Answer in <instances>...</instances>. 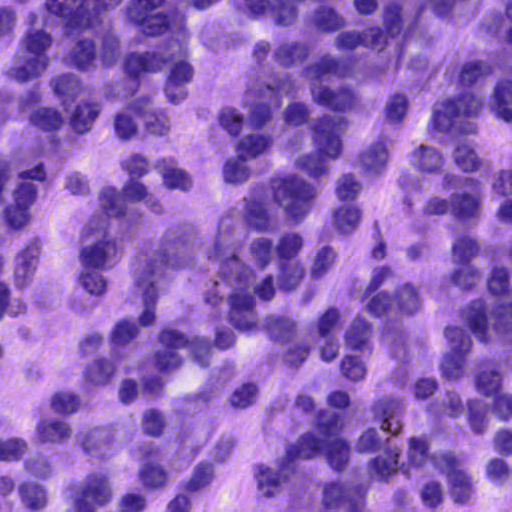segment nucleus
Listing matches in <instances>:
<instances>
[{
	"instance_id": "nucleus-1",
	"label": "nucleus",
	"mask_w": 512,
	"mask_h": 512,
	"mask_svg": "<svg viewBox=\"0 0 512 512\" xmlns=\"http://www.w3.org/2000/svg\"><path fill=\"white\" fill-rule=\"evenodd\" d=\"M241 246L232 217H222L217 233L207 247L208 259L217 262L219 270L206 290L204 300L212 307H218L226 299L231 324L240 331L248 332L257 326L254 295L269 300L275 293V286L271 274L258 277L238 257Z\"/></svg>"
},
{
	"instance_id": "nucleus-2",
	"label": "nucleus",
	"mask_w": 512,
	"mask_h": 512,
	"mask_svg": "<svg viewBox=\"0 0 512 512\" xmlns=\"http://www.w3.org/2000/svg\"><path fill=\"white\" fill-rule=\"evenodd\" d=\"M164 0H133L127 7L128 19L141 27L142 33L154 36L166 31L172 38L160 52L129 54L124 63L125 71L133 77L143 72H155L165 64H171L165 94L169 102L178 104L186 97L184 85L193 75L187 62L188 34L184 27V17L172 12L170 15L158 11Z\"/></svg>"
},
{
	"instance_id": "nucleus-3",
	"label": "nucleus",
	"mask_w": 512,
	"mask_h": 512,
	"mask_svg": "<svg viewBox=\"0 0 512 512\" xmlns=\"http://www.w3.org/2000/svg\"><path fill=\"white\" fill-rule=\"evenodd\" d=\"M342 427L341 415L320 411L315 430L301 436L296 444L287 446L285 455L275 467L264 464L255 467L254 477L260 495L273 497L280 493L294 471L293 462L298 458L308 459L325 453L333 469H343L349 460L350 447L345 440L338 438Z\"/></svg>"
},
{
	"instance_id": "nucleus-4",
	"label": "nucleus",
	"mask_w": 512,
	"mask_h": 512,
	"mask_svg": "<svg viewBox=\"0 0 512 512\" xmlns=\"http://www.w3.org/2000/svg\"><path fill=\"white\" fill-rule=\"evenodd\" d=\"M187 241L171 234L165 235L159 248L141 253L134 268V289L142 298L143 312L139 316L142 326L154 323L158 284L168 268H180L187 264Z\"/></svg>"
},
{
	"instance_id": "nucleus-5",
	"label": "nucleus",
	"mask_w": 512,
	"mask_h": 512,
	"mask_svg": "<svg viewBox=\"0 0 512 512\" xmlns=\"http://www.w3.org/2000/svg\"><path fill=\"white\" fill-rule=\"evenodd\" d=\"M416 16L417 12L408 11L396 3H391L385 7L383 17L384 26L389 34L390 42H388L387 37L383 34L381 29L375 27L363 33L356 31L343 32L337 37V46L341 49L352 50L359 45H364L374 50L381 51L385 46L393 44L395 46L394 49L397 60H399L402 54L401 43L410 36Z\"/></svg>"
},
{
	"instance_id": "nucleus-6",
	"label": "nucleus",
	"mask_w": 512,
	"mask_h": 512,
	"mask_svg": "<svg viewBox=\"0 0 512 512\" xmlns=\"http://www.w3.org/2000/svg\"><path fill=\"white\" fill-rule=\"evenodd\" d=\"M408 467H402L407 476H411L410 467L426 468L433 466L445 473L455 502L465 503L473 492L472 479L462 469L459 462L450 453L430 454L428 440L425 437H411L407 449Z\"/></svg>"
},
{
	"instance_id": "nucleus-7",
	"label": "nucleus",
	"mask_w": 512,
	"mask_h": 512,
	"mask_svg": "<svg viewBox=\"0 0 512 512\" xmlns=\"http://www.w3.org/2000/svg\"><path fill=\"white\" fill-rule=\"evenodd\" d=\"M347 125L343 116L327 115L321 118L313 128L317 152L300 156L296 160V167L314 179L328 175L330 168L327 159H337L340 156V137Z\"/></svg>"
},
{
	"instance_id": "nucleus-8",
	"label": "nucleus",
	"mask_w": 512,
	"mask_h": 512,
	"mask_svg": "<svg viewBox=\"0 0 512 512\" xmlns=\"http://www.w3.org/2000/svg\"><path fill=\"white\" fill-rule=\"evenodd\" d=\"M348 75L349 72L346 67L328 56L310 66L305 72L306 78L310 80L313 100L319 105L339 111L353 108L356 104V96L349 89H341L335 92L327 84L331 82L333 77H346Z\"/></svg>"
},
{
	"instance_id": "nucleus-9",
	"label": "nucleus",
	"mask_w": 512,
	"mask_h": 512,
	"mask_svg": "<svg viewBox=\"0 0 512 512\" xmlns=\"http://www.w3.org/2000/svg\"><path fill=\"white\" fill-rule=\"evenodd\" d=\"M482 107L483 100L472 93L437 102L433 108L430 126L435 131L453 136L471 134L475 131V125L464 119L476 116Z\"/></svg>"
},
{
	"instance_id": "nucleus-10",
	"label": "nucleus",
	"mask_w": 512,
	"mask_h": 512,
	"mask_svg": "<svg viewBox=\"0 0 512 512\" xmlns=\"http://www.w3.org/2000/svg\"><path fill=\"white\" fill-rule=\"evenodd\" d=\"M317 196V188L297 176H288L273 184V198L293 224H300L310 214Z\"/></svg>"
},
{
	"instance_id": "nucleus-11",
	"label": "nucleus",
	"mask_w": 512,
	"mask_h": 512,
	"mask_svg": "<svg viewBox=\"0 0 512 512\" xmlns=\"http://www.w3.org/2000/svg\"><path fill=\"white\" fill-rule=\"evenodd\" d=\"M295 86L290 78L262 83L252 80L244 96V105L249 107V119L253 127L261 128L271 119L272 109L281 105L282 95L293 96Z\"/></svg>"
},
{
	"instance_id": "nucleus-12",
	"label": "nucleus",
	"mask_w": 512,
	"mask_h": 512,
	"mask_svg": "<svg viewBox=\"0 0 512 512\" xmlns=\"http://www.w3.org/2000/svg\"><path fill=\"white\" fill-rule=\"evenodd\" d=\"M122 0H46L48 13L62 20L69 34L93 28L99 23L101 10L114 8Z\"/></svg>"
},
{
	"instance_id": "nucleus-13",
	"label": "nucleus",
	"mask_w": 512,
	"mask_h": 512,
	"mask_svg": "<svg viewBox=\"0 0 512 512\" xmlns=\"http://www.w3.org/2000/svg\"><path fill=\"white\" fill-rule=\"evenodd\" d=\"M30 28L26 32L23 44L29 56L23 64L12 70V75L21 81L39 76L47 67L46 51L52 44V38L43 27L48 26V18L32 13L29 15Z\"/></svg>"
},
{
	"instance_id": "nucleus-14",
	"label": "nucleus",
	"mask_w": 512,
	"mask_h": 512,
	"mask_svg": "<svg viewBox=\"0 0 512 512\" xmlns=\"http://www.w3.org/2000/svg\"><path fill=\"white\" fill-rule=\"evenodd\" d=\"M163 349L156 353V365L162 371L178 367L181 357L176 350L187 348L200 366H207L210 354L209 343L202 338L188 340L184 335L172 329L163 330L159 337Z\"/></svg>"
},
{
	"instance_id": "nucleus-15",
	"label": "nucleus",
	"mask_w": 512,
	"mask_h": 512,
	"mask_svg": "<svg viewBox=\"0 0 512 512\" xmlns=\"http://www.w3.org/2000/svg\"><path fill=\"white\" fill-rule=\"evenodd\" d=\"M108 221L91 219L85 228L87 236H94L96 241L81 251L83 265L107 270L114 267L121 257V249L114 237L107 232Z\"/></svg>"
},
{
	"instance_id": "nucleus-16",
	"label": "nucleus",
	"mask_w": 512,
	"mask_h": 512,
	"mask_svg": "<svg viewBox=\"0 0 512 512\" xmlns=\"http://www.w3.org/2000/svg\"><path fill=\"white\" fill-rule=\"evenodd\" d=\"M304 245V239L297 232H287L280 236L275 252L279 258V285L281 289L292 290L301 282L304 268L296 259Z\"/></svg>"
},
{
	"instance_id": "nucleus-17",
	"label": "nucleus",
	"mask_w": 512,
	"mask_h": 512,
	"mask_svg": "<svg viewBox=\"0 0 512 512\" xmlns=\"http://www.w3.org/2000/svg\"><path fill=\"white\" fill-rule=\"evenodd\" d=\"M111 488L105 475H88L75 493H70L72 506L66 512H95L96 507L104 506L111 499Z\"/></svg>"
},
{
	"instance_id": "nucleus-18",
	"label": "nucleus",
	"mask_w": 512,
	"mask_h": 512,
	"mask_svg": "<svg viewBox=\"0 0 512 512\" xmlns=\"http://www.w3.org/2000/svg\"><path fill=\"white\" fill-rule=\"evenodd\" d=\"M445 336L450 351L442 360L441 371L447 379H458L463 374L465 356L470 351L471 340L459 327H448Z\"/></svg>"
},
{
	"instance_id": "nucleus-19",
	"label": "nucleus",
	"mask_w": 512,
	"mask_h": 512,
	"mask_svg": "<svg viewBox=\"0 0 512 512\" xmlns=\"http://www.w3.org/2000/svg\"><path fill=\"white\" fill-rule=\"evenodd\" d=\"M42 244L39 238L34 237L18 251L14 263V283L18 288H25L31 284L37 271Z\"/></svg>"
},
{
	"instance_id": "nucleus-20",
	"label": "nucleus",
	"mask_w": 512,
	"mask_h": 512,
	"mask_svg": "<svg viewBox=\"0 0 512 512\" xmlns=\"http://www.w3.org/2000/svg\"><path fill=\"white\" fill-rule=\"evenodd\" d=\"M464 181V185L472 187L474 193L463 191L451 194V213L462 222L477 219L482 206L480 181L474 178H465Z\"/></svg>"
},
{
	"instance_id": "nucleus-21",
	"label": "nucleus",
	"mask_w": 512,
	"mask_h": 512,
	"mask_svg": "<svg viewBox=\"0 0 512 512\" xmlns=\"http://www.w3.org/2000/svg\"><path fill=\"white\" fill-rule=\"evenodd\" d=\"M391 141L386 135H381L371 142L359 153L357 162L359 167L369 176L380 175L386 168L389 160V146Z\"/></svg>"
},
{
	"instance_id": "nucleus-22",
	"label": "nucleus",
	"mask_w": 512,
	"mask_h": 512,
	"mask_svg": "<svg viewBox=\"0 0 512 512\" xmlns=\"http://www.w3.org/2000/svg\"><path fill=\"white\" fill-rule=\"evenodd\" d=\"M371 411L382 431L397 435L402 430L404 405L400 400L388 397L379 399L372 405Z\"/></svg>"
},
{
	"instance_id": "nucleus-23",
	"label": "nucleus",
	"mask_w": 512,
	"mask_h": 512,
	"mask_svg": "<svg viewBox=\"0 0 512 512\" xmlns=\"http://www.w3.org/2000/svg\"><path fill=\"white\" fill-rule=\"evenodd\" d=\"M76 439L90 457L101 459L112 455V437L107 428L99 427L81 431Z\"/></svg>"
},
{
	"instance_id": "nucleus-24",
	"label": "nucleus",
	"mask_w": 512,
	"mask_h": 512,
	"mask_svg": "<svg viewBox=\"0 0 512 512\" xmlns=\"http://www.w3.org/2000/svg\"><path fill=\"white\" fill-rule=\"evenodd\" d=\"M245 5L251 14L269 15L279 25H290L297 16L295 6L283 1L245 0Z\"/></svg>"
},
{
	"instance_id": "nucleus-25",
	"label": "nucleus",
	"mask_w": 512,
	"mask_h": 512,
	"mask_svg": "<svg viewBox=\"0 0 512 512\" xmlns=\"http://www.w3.org/2000/svg\"><path fill=\"white\" fill-rule=\"evenodd\" d=\"M72 436L67 421L56 417H42L35 427V441L39 444H61Z\"/></svg>"
},
{
	"instance_id": "nucleus-26",
	"label": "nucleus",
	"mask_w": 512,
	"mask_h": 512,
	"mask_svg": "<svg viewBox=\"0 0 512 512\" xmlns=\"http://www.w3.org/2000/svg\"><path fill=\"white\" fill-rule=\"evenodd\" d=\"M45 176L46 173L42 165H37L33 169L21 172L19 175L20 182L13 193L14 204L30 210L31 206L36 201L38 188L29 180L34 179L42 181L45 179Z\"/></svg>"
},
{
	"instance_id": "nucleus-27",
	"label": "nucleus",
	"mask_w": 512,
	"mask_h": 512,
	"mask_svg": "<svg viewBox=\"0 0 512 512\" xmlns=\"http://www.w3.org/2000/svg\"><path fill=\"white\" fill-rule=\"evenodd\" d=\"M445 160L443 154L434 146L421 144L410 155V164L419 172L425 174H437Z\"/></svg>"
},
{
	"instance_id": "nucleus-28",
	"label": "nucleus",
	"mask_w": 512,
	"mask_h": 512,
	"mask_svg": "<svg viewBox=\"0 0 512 512\" xmlns=\"http://www.w3.org/2000/svg\"><path fill=\"white\" fill-rule=\"evenodd\" d=\"M371 338V325L360 316L353 320L344 335L345 345L349 349L368 354L372 352Z\"/></svg>"
},
{
	"instance_id": "nucleus-29",
	"label": "nucleus",
	"mask_w": 512,
	"mask_h": 512,
	"mask_svg": "<svg viewBox=\"0 0 512 512\" xmlns=\"http://www.w3.org/2000/svg\"><path fill=\"white\" fill-rule=\"evenodd\" d=\"M118 365H120L119 356L112 351L111 358H97L89 364L84 377L94 386H105L111 382Z\"/></svg>"
},
{
	"instance_id": "nucleus-30",
	"label": "nucleus",
	"mask_w": 512,
	"mask_h": 512,
	"mask_svg": "<svg viewBox=\"0 0 512 512\" xmlns=\"http://www.w3.org/2000/svg\"><path fill=\"white\" fill-rule=\"evenodd\" d=\"M140 102L141 106L137 109V114L141 116L146 130L158 136L168 134L171 125L167 115L161 110H154L149 97H141Z\"/></svg>"
},
{
	"instance_id": "nucleus-31",
	"label": "nucleus",
	"mask_w": 512,
	"mask_h": 512,
	"mask_svg": "<svg viewBox=\"0 0 512 512\" xmlns=\"http://www.w3.org/2000/svg\"><path fill=\"white\" fill-rule=\"evenodd\" d=\"M400 454L401 450L396 446L385 447L383 455L369 461L368 470L370 475L379 480H385L396 473L401 468L399 466Z\"/></svg>"
},
{
	"instance_id": "nucleus-32",
	"label": "nucleus",
	"mask_w": 512,
	"mask_h": 512,
	"mask_svg": "<svg viewBox=\"0 0 512 512\" xmlns=\"http://www.w3.org/2000/svg\"><path fill=\"white\" fill-rule=\"evenodd\" d=\"M494 115L506 122L512 121V82L499 81L488 103Z\"/></svg>"
},
{
	"instance_id": "nucleus-33",
	"label": "nucleus",
	"mask_w": 512,
	"mask_h": 512,
	"mask_svg": "<svg viewBox=\"0 0 512 512\" xmlns=\"http://www.w3.org/2000/svg\"><path fill=\"white\" fill-rule=\"evenodd\" d=\"M273 139L268 134L250 133L237 143V153L241 160L254 159L265 154L271 147Z\"/></svg>"
},
{
	"instance_id": "nucleus-34",
	"label": "nucleus",
	"mask_w": 512,
	"mask_h": 512,
	"mask_svg": "<svg viewBox=\"0 0 512 512\" xmlns=\"http://www.w3.org/2000/svg\"><path fill=\"white\" fill-rule=\"evenodd\" d=\"M141 97L135 99L124 109L118 112L114 117V129L116 135L121 139H130L138 130L137 118H141L137 114V109L141 106Z\"/></svg>"
},
{
	"instance_id": "nucleus-35",
	"label": "nucleus",
	"mask_w": 512,
	"mask_h": 512,
	"mask_svg": "<svg viewBox=\"0 0 512 512\" xmlns=\"http://www.w3.org/2000/svg\"><path fill=\"white\" fill-rule=\"evenodd\" d=\"M157 169L168 188L187 191L192 186L190 176L180 169L173 158H163L157 163Z\"/></svg>"
},
{
	"instance_id": "nucleus-36",
	"label": "nucleus",
	"mask_w": 512,
	"mask_h": 512,
	"mask_svg": "<svg viewBox=\"0 0 512 512\" xmlns=\"http://www.w3.org/2000/svg\"><path fill=\"white\" fill-rule=\"evenodd\" d=\"M98 205L100 210L107 218H120L126 214V203L123 195L114 187L107 186L101 189L98 197ZM96 221L98 219L94 218ZM101 221V219H99Z\"/></svg>"
},
{
	"instance_id": "nucleus-37",
	"label": "nucleus",
	"mask_w": 512,
	"mask_h": 512,
	"mask_svg": "<svg viewBox=\"0 0 512 512\" xmlns=\"http://www.w3.org/2000/svg\"><path fill=\"white\" fill-rule=\"evenodd\" d=\"M464 318L474 335L480 341L486 342L489 340V327L485 314V305L482 300L472 302L466 309Z\"/></svg>"
},
{
	"instance_id": "nucleus-38",
	"label": "nucleus",
	"mask_w": 512,
	"mask_h": 512,
	"mask_svg": "<svg viewBox=\"0 0 512 512\" xmlns=\"http://www.w3.org/2000/svg\"><path fill=\"white\" fill-rule=\"evenodd\" d=\"M122 195L125 202H139L144 200L145 204L152 212L156 214L162 212L161 203L149 195L146 186L136 179L130 178L124 184L122 188Z\"/></svg>"
},
{
	"instance_id": "nucleus-39",
	"label": "nucleus",
	"mask_w": 512,
	"mask_h": 512,
	"mask_svg": "<svg viewBox=\"0 0 512 512\" xmlns=\"http://www.w3.org/2000/svg\"><path fill=\"white\" fill-rule=\"evenodd\" d=\"M361 219L360 210L354 205H341L333 214L334 227L341 234L352 233Z\"/></svg>"
},
{
	"instance_id": "nucleus-40",
	"label": "nucleus",
	"mask_w": 512,
	"mask_h": 512,
	"mask_svg": "<svg viewBox=\"0 0 512 512\" xmlns=\"http://www.w3.org/2000/svg\"><path fill=\"white\" fill-rule=\"evenodd\" d=\"M244 218L249 226L259 231H267L270 221L262 200H245Z\"/></svg>"
},
{
	"instance_id": "nucleus-41",
	"label": "nucleus",
	"mask_w": 512,
	"mask_h": 512,
	"mask_svg": "<svg viewBox=\"0 0 512 512\" xmlns=\"http://www.w3.org/2000/svg\"><path fill=\"white\" fill-rule=\"evenodd\" d=\"M79 283L89 294L94 296H101L107 290L106 278L94 266L83 265Z\"/></svg>"
},
{
	"instance_id": "nucleus-42",
	"label": "nucleus",
	"mask_w": 512,
	"mask_h": 512,
	"mask_svg": "<svg viewBox=\"0 0 512 512\" xmlns=\"http://www.w3.org/2000/svg\"><path fill=\"white\" fill-rule=\"evenodd\" d=\"M139 329L137 325L129 320H121L111 331L110 343L112 351L118 354V349L125 347L138 335Z\"/></svg>"
},
{
	"instance_id": "nucleus-43",
	"label": "nucleus",
	"mask_w": 512,
	"mask_h": 512,
	"mask_svg": "<svg viewBox=\"0 0 512 512\" xmlns=\"http://www.w3.org/2000/svg\"><path fill=\"white\" fill-rule=\"evenodd\" d=\"M100 112L97 104L83 103L76 107L71 116V125L77 133H85L91 126Z\"/></svg>"
},
{
	"instance_id": "nucleus-44",
	"label": "nucleus",
	"mask_w": 512,
	"mask_h": 512,
	"mask_svg": "<svg viewBox=\"0 0 512 512\" xmlns=\"http://www.w3.org/2000/svg\"><path fill=\"white\" fill-rule=\"evenodd\" d=\"M273 242L266 237H258L249 245V258L260 269L269 265L273 259Z\"/></svg>"
},
{
	"instance_id": "nucleus-45",
	"label": "nucleus",
	"mask_w": 512,
	"mask_h": 512,
	"mask_svg": "<svg viewBox=\"0 0 512 512\" xmlns=\"http://www.w3.org/2000/svg\"><path fill=\"white\" fill-rule=\"evenodd\" d=\"M502 376L494 365H486L481 368L476 377V386L479 392L486 396L494 395L501 387Z\"/></svg>"
},
{
	"instance_id": "nucleus-46",
	"label": "nucleus",
	"mask_w": 512,
	"mask_h": 512,
	"mask_svg": "<svg viewBox=\"0 0 512 512\" xmlns=\"http://www.w3.org/2000/svg\"><path fill=\"white\" fill-rule=\"evenodd\" d=\"M493 330L505 342H512V302L499 304L493 312Z\"/></svg>"
},
{
	"instance_id": "nucleus-47",
	"label": "nucleus",
	"mask_w": 512,
	"mask_h": 512,
	"mask_svg": "<svg viewBox=\"0 0 512 512\" xmlns=\"http://www.w3.org/2000/svg\"><path fill=\"white\" fill-rule=\"evenodd\" d=\"M139 478L147 489H160L168 483L167 472L162 466L154 462H147L142 466Z\"/></svg>"
},
{
	"instance_id": "nucleus-48",
	"label": "nucleus",
	"mask_w": 512,
	"mask_h": 512,
	"mask_svg": "<svg viewBox=\"0 0 512 512\" xmlns=\"http://www.w3.org/2000/svg\"><path fill=\"white\" fill-rule=\"evenodd\" d=\"M266 328L271 337L279 341H290L295 335V324L285 316L267 317Z\"/></svg>"
},
{
	"instance_id": "nucleus-49",
	"label": "nucleus",
	"mask_w": 512,
	"mask_h": 512,
	"mask_svg": "<svg viewBox=\"0 0 512 512\" xmlns=\"http://www.w3.org/2000/svg\"><path fill=\"white\" fill-rule=\"evenodd\" d=\"M453 158L455 164L465 172L474 171L480 165V160L474 148L466 139L461 140L457 144L453 153Z\"/></svg>"
},
{
	"instance_id": "nucleus-50",
	"label": "nucleus",
	"mask_w": 512,
	"mask_h": 512,
	"mask_svg": "<svg viewBox=\"0 0 512 512\" xmlns=\"http://www.w3.org/2000/svg\"><path fill=\"white\" fill-rule=\"evenodd\" d=\"M396 311L401 314L410 315L420 308V298L410 284H405L399 288L394 299Z\"/></svg>"
},
{
	"instance_id": "nucleus-51",
	"label": "nucleus",
	"mask_w": 512,
	"mask_h": 512,
	"mask_svg": "<svg viewBox=\"0 0 512 512\" xmlns=\"http://www.w3.org/2000/svg\"><path fill=\"white\" fill-rule=\"evenodd\" d=\"M95 48L90 40H81L70 54V61L80 70H88L94 66Z\"/></svg>"
},
{
	"instance_id": "nucleus-52",
	"label": "nucleus",
	"mask_w": 512,
	"mask_h": 512,
	"mask_svg": "<svg viewBox=\"0 0 512 512\" xmlns=\"http://www.w3.org/2000/svg\"><path fill=\"white\" fill-rule=\"evenodd\" d=\"M308 54L307 47L299 42H286L275 51L276 60L285 66L303 60Z\"/></svg>"
},
{
	"instance_id": "nucleus-53",
	"label": "nucleus",
	"mask_w": 512,
	"mask_h": 512,
	"mask_svg": "<svg viewBox=\"0 0 512 512\" xmlns=\"http://www.w3.org/2000/svg\"><path fill=\"white\" fill-rule=\"evenodd\" d=\"M31 123L43 131L57 130L63 123L60 113L52 108H40L30 117Z\"/></svg>"
},
{
	"instance_id": "nucleus-54",
	"label": "nucleus",
	"mask_w": 512,
	"mask_h": 512,
	"mask_svg": "<svg viewBox=\"0 0 512 512\" xmlns=\"http://www.w3.org/2000/svg\"><path fill=\"white\" fill-rule=\"evenodd\" d=\"M219 125L231 136H238L243 128L244 115L234 107H224L218 113Z\"/></svg>"
},
{
	"instance_id": "nucleus-55",
	"label": "nucleus",
	"mask_w": 512,
	"mask_h": 512,
	"mask_svg": "<svg viewBox=\"0 0 512 512\" xmlns=\"http://www.w3.org/2000/svg\"><path fill=\"white\" fill-rule=\"evenodd\" d=\"M336 253L330 246H323L317 250L311 266V276L314 279L322 278L333 266Z\"/></svg>"
},
{
	"instance_id": "nucleus-56",
	"label": "nucleus",
	"mask_w": 512,
	"mask_h": 512,
	"mask_svg": "<svg viewBox=\"0 0 512 512\" xmlns=\"http://www.w3.org/2000/svg\"><path fill=\"white\" fill-rule=\"evenodd\" d=\"M491 72V67L483 61H470L463 65L459 81L464 86H470Z\"/></svg>"
},
{
	"instance_id": "nucleus-57",
	"label": "nucleus",
	"mask_w": 512,
	"mask_h": 512,
	"mask_svg": "<svg viewBox=\"0 0 512 512\" xmlns=\"http://www.w3.org/2000/svg\"><path fill=\"white\" fill-rule=\"evenodd\" d=\"M389 438H383L375 428H368L359 437L356 449L359 452H375L385 448L389 443Z\"/></svg>"
},
{
	"instance_id": "nucleus-58",
	"label": "nucleus",
	"mask_w": 512,
	"mask_h": 512,
	"mask_svg": "<svg viewBox=\"0 0 512 512\" xmlns=\"http://www.w3.org/2000/svg\"><path fill=\"white\" fill-rule=\"evenodd\" d=\"M214 478V469L210 463L200 462L194 469L191 479L186 485V489L191 492L199 491L207 487Z\"/></svg>"
},
{
	"instance_id": "nucleus-59",
	"label": "nucleus",
	"mask_w": 512,
	"mask_h": 512,
	"mask_svg": "<svg viewBox=\"0 0 512 512\" xmlns=\"http://www.w3.org/2000/svg\"><path fill=\"white\" fill-rule=\"evenodd\" d=\"M50 406L58 414L69 415L79 409L80 400L73 393L58 392L51 397Z\"/></svg>"
},
{
	"instance_id": "nucleus-60",
	"label": "nucleus",
	"mask_w": 512,
	"mask_h": 512,
	"mask_svg": "<svg viewBox=\"0 0 512 512\" xmlns=\"http://www.w3.org/2000/svg\"><path fill=\"white\" fill-rule=\"evenodd\" d=\"M4 218L9 229L18 231L29 224L31 214L29 209L13 203L6 208Z\"/></svg>"
},
{
	"instance_id": "nucleus-61",
	"label": "nucleus",
	"mask_w": 512,
	"mask_h": 512,
	"mask_svg": "<svg viewBox=\"0 0 512 512\" xmlns=\"http://www.w3.org/2000/svg\"><path fill=\"white\" fill-rule=\"evenodd\" d=\"M455 261L468 264V262L477 254V243L469 236H462L455 239L452 247Z\"/></svg>"
},
{
	"instance_id": "nucleus-62",
	"label": "nucleus",
	"mask_w": 512,
	"mask_h": 512,
	"mask_svg": "<svg viewBox=\"0 0 512 512\" xmlns=\"http://www.w3.org/2000/svg\"><path fill=\"white\" fill-rule=\"evenodd\" d=\"M22 501L31 509H40L46 505V493L37 484H25L20 487Z\"/></svg>"
},
{
	"instance_id": "nucleus-63",
	"label": "nucleus",
	"mask_w": 512,
	"mask_h": 512,
	"mask_svg": "<svg viewBox=\"0 0 512 512\" xmlns=\"http://www.w3.org/2000/svg\"><path fill=\"white\" fill-rule=\"evenodd\" d=\"M407 110V98L402 94H395L391 96L386 103V119L391 123H399L406 116Z\"/></svg>"
},
{
	"instance_id": "nucleus-64",
	"label": "nucleus",
	"mask_w": 512,
	"mask_h": 512,
	"mask_svg": "<svg viewBox=\"0 0 512 512\" xmlns=\"http://www.w3.org/2000/svg\"><path fill=\"white\" fill-rule=\"evenodd\" d=\"M244 160L230 159L223 169L224 179L229 183H241L250 177V169L243 163Z\"/></svg>"
}]
</instances>
